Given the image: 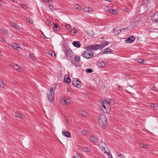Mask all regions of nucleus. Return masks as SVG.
I'll return each instance as SVG.
<instances>
[{
  "label": "nucleus",
  "instance_id": "f257e3e1",
  "mask_svg": "<svg viewBox=\"0 0 158 158\" xmlns=\"http://www.w3.org/2000/svg\"><path fill=\"white\" fill-rule=\"evenodd\" d=\"M56 85L53 84L51 85L49 92L47 93L48 98L51 102H53L55 97L54 91L56 90Z\"/></svg>",
  "mask_w": 158,
  "mask_h": 158
},
{
  "label": "nucleus",
  "instance_id": "f03ea898",
  "mask_svg": "<svg viewBox=\"0 0 158 158\" xmlns=\"http://www.w3.org/2000/svg\"><path fill=\"white\" fill-rule=\"evenodd\" d=\"M66 56L67 59L70 61L71 63L76 65V62H74V55H73V53L70 49H67L66 52Z\"/></svg>",
  "mask_w": 158,
  "mask_h": 158
},
{
  "label": "nucleus",
  "instance_id": "7ed1b4c3",
  "mask_svg": "<svg viewBox=\"0 0 158 158\" xmlns=\"http://www.w3.org/2000/svg\"><path fill=\"white\" fill-rule=\"evenodd\" d=\"M98 123L102 127H104L106 125L107 123V119L105 114H103L100 116L98 120Z\"/></svg>",
  "mask_w": 158,
  "mask_h": 158
},
{
  "label": "nucleus",
  "instance_id": "20e7f679",
  "mask_svg": "<svg viewBox=\"0 0 158 158\" xmlns=\"http://www.w3.org/2000/svg\"><path fill=\"white\" fill-rule=\"evenodd\" d=\"M94 55L93 52L90 51L89 50H86L81 55L84 58L89 59L92 57Z\"/></svg>",
  "mask_w": 158,
  "mask_h": 158
},
{
  "label": "nucleus",
  "instance_id": "39448f33",
  "mask_svg": "<svg viewBox=\"0 0 158 158\" xmlns=\"http://www.w3.org/2000/svg\"><path fill=\"white\" fill-rule=\"evenodd\" d=\"M101 49V47L100 44H95L91 45H88L86 47L85 49L86 50H89V51L97 50L99 49Z\"/></svg>",
  "mask_w": 158,
  "mask_h": 158
},
{
  "label": "nucleus",
  "instance_id": "423d86ee",
  "mask_svg": "<svg viewBox=\"0 0 158 158\" xmlns=\"http://www.w3.org/2000/svg\"><path fill=\"white\" fill-rule=\"evenodd\" d=\"M98 146L101 150L104 153L106 152V148H108L106 147V145L105 143L103 142H101L98 144Z\"/></svg>",
  "mask_w": 158,
  "mask_h": 158
},
{
  "label": "nucleus",
  "instance_id": "0eeeda50",
  "mask_svg": "<svg viewBox=\"0 0 158 158\" xmlns=\"http://www.w3.org/2000/svg\"><path fill=\"white\" fill-rule=\"evenodd\" d=\"M72 83L74 86L77 88H79L81 86L80 81L77 78L74 79Z\"/></svg>",
  "mask_w": 158,
  "mask_h": 158
},
{
  "label": "nucleus",
  "instance_id": "6e6552de",
  "mask_svg": "<svg viewBox=\"0 0 158 158\" xmlns=\"http://www.w3.org/2000/svg\"><path fill=\"white\" fill-rule=\"evenodd\" d=\"M12 46L14 49H16L18 51H20L21 50V47L19 46V44L15 43H13Z\"/></svg>",
  "mask_w": 158,
  "mask_h": 158
},
{
  "label": "nucleus",
  "instance_id": "1a4fd4ad",
  "mask_svg": "<svg viewBox=\"0 0 158 158\" xmlns=\"http://www.w3.org/2000/svg\"><path fill=\"white\" fill-rule=\"evenodd\" d=\"M152 21L155 23H158V12L155 13L152 16Z\"/></svg>",
  "mask_w": 158,
  "mask_h": 158
},
{
  "label": "nucleus",
  "instance_id": "9d476101",
  "mask_svg": "<svg viewBox=\"0 0 158 158\" xmlns=\"http://www.w3.org/2000/svg\"><path fill=\"white\" fill-rule=\"evenodd\" d=\"M135 39V38L133 36H131L129 38H127L125 40V42L127 43H132Z\"/></svg>",
  "mask_w": 158,
  "mask_h": 158
},
{
  "label": "nucleus",
  "instance_id": "9b49d317",
  "mask_svg": "<svg viewBox=\"0 0 158 158\" xmlns=\"http://www.w3.org/2000/svg\"><path fill=\"white\" fill-rule=\"evenodd\" d=\"M10 27L15 29H19V26L14 22L10 21Z\"/></svg>",
  "mask_w": 158,
  "mask_h": 158
},
{
  "label": "nucleus",
  "instance_id": "f8f14e48",
  "mask_svg": "<svg viewBox=\"0 0 158 158\" xmlns=\"http://www.w3.org/2000/svg\"><path fill=\"white\" fill-rule=\"evenodd\" d=\"M91 141L94 143H98L99 141V139L97 137L93 136H91L90 138Z\"/></svg>",
  "mask_w": 158,
  "mask_h": 158
},
{
  "label": "nucleus",
  "instance_id": "ddd939ff",
  "mask_svg": "<svg viewBox=\"0 0 158 158\" xmlns=\"http://www.w3.org/2000/svg\"><path fill=\"white\" fill-rule=\"evenodd\" d=\"M62 134L63 135L67 137H71V134L68 131H63Z\"/></svg>",
  "mask_w": 158,
  "mask_h": 158
},
{
  "label": "nucleus",
  "instance_id": "4468645a",
  "mask_svg": "<svg viewBox=\"0 0 158 158\" xmlns=\"http://www.w3.org/2000/svg\"><path fill=\"white\" fill-rule=\"evenodd\" d=\"M106 152L104 153L108 155V158H112V156L111 154H110V151L108 149V148H106Z\"/></svg>",
  "mask_w": 158,
  "mask_h": 158
},
{
  "label": "nucleus",
  "instance_id": "2eb2a0df",
  "mask_svg": "<svg viewBox=\"0 0 158 158\" xmlns=\"http://www.w3.org/2000/svg\"><path fill=\"white\" fill-rule=\"evenodd\" d=\"M73 45L74 46L77 48H79L81 46V44L79 41L73 42Z\"/></svg>",
  "mask_w": 158,
  "mask_h": 158
},
{
  "label": "nucleus",
  "instance_id": "dca6fc26",
  "mask_svg": "<svg viewBox=\"0 0 158 158\" xmlns=\"http://www.w3.org/2000/svg\"><path fill=\"white\" fill-rule=\"evenodd\" d=\"M15 116L16 117H18L22 119H23L24 118V116H23L22 114H21L18 112H16L15 113Z\"/></svg>",
  "mask_w": 158,
  "mask_h": 158
},
{
  "label": "nucleus",
  "instance_id": "f3484780",
  "mask_svg": "<svg viewBox=\"0 0 158 158\" xmlns=\"http://www.w3.org/2000/svg\"><path fill=\"white\" fill-rule=\"evenodd\" d=\"M101 47V50L103 48L109 44L108 42L106 41H105L103 44H100Z\"/></svg>",
  "mask_w": 158,
  "mask_h": 158
},
{
  "label": "nucleus",
  "instance_id": "a211bd4d",
  "mask_svg": "<svg viewBox=\"0 0 158 158\" xmlns=\"http://www.w3.org/2000/svg\"><path fill=\"white\" fill-rule=\"evenodd\" d=\"M84 10L86 12H90L92 11V9L90 7H86L84 8Z\"/></svg>",
  "mask_w": 158,
  "mask_h": 158
},
{
  "label": "nucleus",
  "instance_id": "6ab92c4d",
  "mask_svg": "<svg viewBox=\"0 0 158 158\" xmlns=\"http://www.w3.org/2000/svg\"><path fill=\"white\" fill-rule=\"evenodd\" d=\"M68 77H65L64 78V81L67 83H69L70 82L71 80L69 77L68 76Z\"/></svg>",
  "mask_w": 158,
  "mask_h": 158
},
{
  "label": "nucleus",
  "instance_id": "aec40b11",
  "mask_svg": "<svg viewBox=\"0 0 158 158\" xmlns=\"http://www.w3.org/2000/svg\"><path fill=\"white\" fill-rule=\"evenodd\" d=\"M0 86L2 88H3L5 89L7 86L4 83V82L1 81H0Z\"/></svg>",
  "mask_w": 158,
  "mask_h": 158
},
{
  "label": "nucleus",
  "instance_id": "412c9836",
  "mask_svg": "<svg viewBox=\"0 0 158 158\" xmlns=\"http://www.w3.org/2000/svg\"><path fill=\"white\" fill-rule=\"evenodd\" d=\"M70 101V99H63V104L64 105H67L68 103H69Z\"/></svg>",
  "mask_w": 158,
  "mask_h": 158
},
{
  "label": "nucleus",
  "instance_id": "4be33fe9",
  "mask_svg": "<svg viewBox=\"0 0 158 158\" xmlns=\"http://www.w3.org/2000/svg\"><path fill=\"white\" fill-rule=\"evenodd\" d=\"M98 65L101 67H103L105 66V64L103 61H101L99 62Z\"/></svg>",
  "mask_w": 158,
  "mask_h": 158
},
{
  "label": "nucleus",
  "instance_id": "5701e85b",
  "mask_svg": "<svg viewBox=\"0 0 158 158\" xmlns=\"http://www.w3.org/2000/svg\"><path fill=\"white\" fill-rule=\"evenodd\" d=\"M29 57L31 59L34 60H35V58L33 54H29Z\"/></svg>",
  "mask_w": 158,
  "mask_h": 158
},
{
  "label": "nucleus",
  "instance_id": "b1692460",
  "mask_svg": "<svg viewBox=\"0 0 158 158\" xmlns=\"http://www.w3.org/2000/svg\"><path fill=\"white\" fill-rule=\"evenodd\" d=\"M71 31L72 35H74L77 33L76 29L74 28L71 30Z\"/></svg>",
  "mask_w": 158,
  "mask_h": 158
},
{
  "label": "nucleus",
  "instance_id": "393cba45",
  "mask_svg": "<svg viewBox=\"0 0 158 158\" xmlns=\"http://www.w3.org/2000/svg\"><path fill=\"white\" fill-rule=\"evenodd\" d=\"M13 67L17 71H19L20 69V66L17 64L14 65Z\"/></svg>",
  "mask_w": 158,
  "mask_h": 158
},
{
  "label": "nucleus",
  "instance_id": "a878e982",
  "mask_svg": "<svg viewBox=\"0 0 158 158\" xmlns=\"http://www.w3.org/2000/svg\"><path fill=\"white\" fill-rule=\"evenodd\" d=\"M81 114L83 116L85 117H86L88 116L87 113L85 111H82L81 112Z\"/></svg>",
  "mask_w": 158,
  "mask_h": 158
},
{
  "label": "nucleus",
  "instance_id": "bb28decb",
  "mask_svg": "<svg viewBox=\"0 0 158 158\" xmlns=\"http://www.w3.org/2000/svg\"><path fill=\"white\" fill-rule=\"evenodd\" d=\"M116 9L113 10L110 9L109 10V12L112 14H115L116 13Z\"/></svg>",
  "mask_w": 158,
  "mask_h": 158
},
{
  "label": "nucleus",
  "instance_id": "cd10ccee",
  "mask_svg": "<svg viewBox=\"0 0 158 158\" xmlns=\"http://www.w3.org/2000/svg\"><path fill=\"white\" fill-rule=\"evenodd\" d=\"M48 6V7L49 8V9L51 10L52 11H53L55 10V9L54 8V6L52 5H47Z\"/></svg>",
  "mask_w": 158,
  "mask_h": 158
},
{
  "label": "nucleus",
  "instance_id": "c85d7f7f",
  "mask_svg": "<svg viewBox=\"0 0 158 158\" xmlns=\"http://www.w3.org/2000/svg\"><path fill=\"white\" fill-rule=\"evenodd\" d=\"M83 149L85 151L87 152H90L91 151L90 149L89 148L86 147H84L83 148Z\"/></svg>",
  "mask_w": 158,
  "mask_h": 158
},
{
  "label": "nucleus",
  "instance_id": "c756f323",
  "mask_svg": "<svg viewBox=\"0 0 158 158\" xmlns=\"http://www.w3.org/2000/svg\"><path fill=\"white\" fill-rule=\"evenodd\" d=\"M74 61L77 62L80 59V57L79 56H76L75 57L74 56Z\"/></svg>",
  "mask_w": 158,
  "mask_h": 158
},
{
  "label": "nucleus",
  "instance_id": "7c9ffc66",
  "mask_svg": "<svg viewBox=\"0 0 158 158\" xmlns=\"http://www.w3.org/2000/svg\"><path fill=\"white\" fill-rule=\"evenodd\" d=\"M85 72L88 73H91L93 72V70L91 69H87L85 70Z\"/></svg>",
  "mask_w": 158,
  "mask_h": 158
},
{
  "label": "nucleus",
  "instance_id": "2f4dec72",
  "mask_svg": "<svg viewBox=\"0 0 158 158\" xmlns=\"http://www.w3.org/2000/svg\"><path fill=\"white\" fill-rule=\"evenodd\" d=\"M45 24L47 26H49L51 25L50 21L48 19L46 21Z\"/></svg>",
  "mask_w": 158,
  "mask_h": 158
},
{
  "label": "nucleus",
  "instance_id": "473e14b6",
  "mask_svg": "<svg viewBox=\"0 0 158 158\" xmlns=\"http://www.w3.org/2000/svg\"><path fill=\"white\" fill-rule=\"evenodd\" d=\"M19 6L24 9H25L27 8L26 6L25 5V4H19Z\"/></svg>",
  "mask_w": 158,
  "mask_h": 158
},
{
  "label": "nucleus",
  "instance_id": "72a5a7b5",
  "mask_svg": "<svg viewBox=\"0 0 158 158\" xmlns=\"http://www.w3.org/2000/svg\"><path fill=\"white\" fill-rule=\"evenodd\" d=\"M144 59H139L138 60V62L144 64Z\"/></svg>",
  "mask_w": 158,
  "mask_h": 158
},
{
  "label": "nucleus",
  "instance_id": "f704fd0d",
  "mask_svg": "<svg viewBox=\"0 0 158 158\" xmlns=\"http://www.w3.org/2000/svg\"><path fill=\"white\" fill-rule=\"evenodd\" d=\"M75 8L77 9H78V10L81 9V7L79 5L77 4L75 6Z\"/></svg>",
  "mask_w": 158,
  "mask_h": 158
},
{
  "label": "nucleus",
  "instance_id": "c9c22d12",
  "mask_svg": "<svg viewBox=\"0 0 158 158\" xmlns=\"http://www.w3.org/2000/svg\"><path fill=\"white\" fill-rule=\"evenodd\" d=\"M27 20L30 23H33L32 20L31 19H30V18H27Z\"/></svg>",
  "mask_w": 158,
  "mask_h": 158
},
{
  "label": "nucleus",
  "instance_id": "e433bc0d",
  "mask_svg": "<svg viewBox=\"0 0 158 158\" xmlns=\"http://www.w3.org/2000/svg\"><path fill=\"white\" fill-rule=\"evenodd\" d=\"M113 100L111 99H108V104H111L112 103H114Z\"/></svg>",
  "mask_w": 158,
  "mask_h": 158
},
{
  "label": "nucleus",
  "instance_id": "4c0bfd02",
  "mask_svg": "<svg viewBox=\"0 0 158 158\" xmlns=\"http://www.w3.org/2000/svg\"><path fill=\"white\" fill-rule=\"evenodd\" d=\"M0 31L2 32L4 34H7V31L6 30H5L4 29H0Z\"/></svg>",
  "mask_w": 158,
  "mask_h": 158
},
{
  "label": "nucleus",
  "instance_id": "58836bf2",
  "mask_svg": "<svg viewBox=\"0 0 158 158\" xmlns=\"http://www.w3.org/2000/svg\"><path fill=\"white\" fill-rule=\"evenodd\" d=\"M81 156L79 154H77L76 155L74 156V158H81Z\"/></svg>",
  "mask_w": 158,
  "mask_h": 158
},
{
  "label": "nucleus",
  "instance_id": "ea45409f",
  "mask_svg": "<svg viewBox=\"0 0 158 158\" xmlns=\"http://www.w3.org/2000/svg\"><path fill=\"white\" fill-rule=\"evenodd\" d=\"M53 24L54 26V28H58V25L56 23H53Z\"/></svg>",
  "mask_w": 158,
  "mask_h": 158
},
{
  "label": "nucleus",
  "instance_id": "a19ab883",
  "mask_svg": "<svg viewBox=\"0 0 158 158\" xmlns=\"http://www.w3.org/2000/svg\"><path fill=\"white\" fill-rule=\"evenodd\" d=\"M118 156H119L121 158H124V156L123 155H122V154L120 153H118Z\"/></svg>",
  "mask_w": 158,
  "mask_h": 158
},
{
  "label": "nucleus",
  "instance_id": "79ce46f5",
  "mask_svg": "<svg viewBox=\"0 0 158 158\" xmlns=\"http://www.w3.org/2000/svg\"><path fill=\"white\" fill-rule=\"evenodd\" d=\"M107 51H105L104 52V53L106 54H108V52H110V49H106Z\"/></svg>",
  "mask_w": 158,
  "mask_h": 158
},
{
  "label": "nucleus",
  "instance_id": "37998d69",
  "mask_svg": "<svg viewBox=\"0 0 158 158\" xmlns=\"http://www.w3.org/2000/svg\"><path fill=\"white\" fill-rule=\"evenodd\" d=\"M104 10L106 11H109V10H110V9H109V8L108 6H106V7H105L104 8Z\"/></svg>",
  "mask_w": 158,
  "mask_h": 158
},
{
  "label": "nucleus",
  "instance_id": "c03bdc74",
  "mask_svg": "<svg viewBox=\"0 0 158 158\" xmlns=\"http://www.w3.org/2000/svg\"><path fill=\"white\" fill-rule=\"evenodd\" d=\"M44 1L45 2H47L49 3H51L50 2H52V0H44Z\"/></svg>",
  "mask_w": 158,
  "mask_h": 158
},
{
  "label": "nucleus",
  "instance_id": "a18cd8bd",
  "mask_svg": "<svg viewBox=\"0 0 158 158\" xmlns=\"http://www.w3.org/2000/svg\"><path fill=\"white\" fill-rule=\"evenodd\" d=\"M156 104H152L151 105V107L152 108H155V107Z\"/></svg>",
  "mask_w": 158,
  "mask_h": 158
},
{
  "label": "nucleus",
  "instance_id": "49530a36",
  "mask_svg": "<svg viewBox=\"0 0 158 158\" xmlns=\"http://www.w3.org/2000/svg\"><path fill=\"white\" fill-rule=\"evenodd\" d=\"M143 148L145 149L148 148V145L147 144H144Z\"/></svg>",
  "mask_w": 158,
  "mask_h": 158
},
{
  "label": "nucleus",
  "instance_id": "de8ad7c7",
  "mask_svg": "<svg viewBox=\"0 0 158 158\" xmlns=\"http://www.w3.org/2000/svg\"><path fill=\"white\" fill-rule=\"evenodd\" d=\"M108 100H106V99H104V102H104V104H105L106 103L108 104Z\"/></svg>",
  "mask_w": 158,
  "mask_h": 158
},
{
  "label": "nucleus",
  "instance_id": "09e8293b",
  "mask_svg": "<svg viewBox=\"0 0 158 158\" xmlns=\"http://www.w3.org/2000/svg\"><path fill=\"white\" fill-rule=\"evenodd\" d=\"M0 41L1 42H3L5 41V40L3 38L1 37L0 38Z\"/></svg>",
  "mask_w": 158,
  "mask_h": 158
},
{
  "label": "nucleus",
  "instance_id": "8fccbe9b",
  "mask_svg": "<svg viewBox=\"0 0 158 158\" xmlns=\"http://www.w3.org/2000/svg\"><path fill=\"white\" fill-rule=\"evenodd\" d=\"M102 106H103V107L104 108V109H106V107L105 105V104H104V102H102Z\"/></svg>",
  "mask_w": 158,
  "mask_h": 158
},
{
  "label": "nucleus",
  "instance_id": "3c124183",
  "mask_svg": "<svg viewBox=\"0 0 158 158\" xmlns=\"http://www.w3.org/2000/svg\"><path fill=\"white\" fill-rule=\"evenodd\" d=\"M130 77V76L128 75H126L125 76V78H129Z\"/></svg>",
  "mask_w": 158,
  "mask_h": 158
},
{
  "label": "nucleus",
  "instance_id": "603ef678",
  "mask_svg": "<svg viewBox=\"0 0 158 158\" xmlns=\"http://www.w3.org/2000/svg\"><path fill=\"white\" fill-rule=\"evenodd\" d=\"M66 27L67 29H69L70 28V25L69 24L66 25Z\"/></svg>",
  "mask_w": 158,
  "mask_h": 158
},
{
  "label": "nucleus",
  "instance_id": "864d4df0",
  "mask_svg": "<svg viewBox=\"0 0 158 158\" xmlns=\"http://www.w3.org/2000/svg\"><path fill=\"white\" fill-rule=\"evenodd\" d=\"M144 144H143V143H140L139 144V146L141 147V148H143V146H144Z\"/></svg>",
  "mask_w": 158,
  "mask_h": 158
},
{
  "label": "nucleus",
  "instance_id": "5fc2aeb1",
  "mask_svg": "<svg viewBox=\"0 0 158 158\" xmlns=\"http://www.w3.org/2000/svg\"><path fill=\"white\" fill-rule=\"evenodd\" d=\"M6 46L8 47V48H9L10 47V45L8 44V43H6Z\"/></svg>",
  "mask_w": 158,
  "mask_h": 158
},
{
  "label": "nucleus",
  "instance_id": "6e6d98bb",
  "mask_svg": "<svg viewBox=\"0 0 158 158\" xmlns=\"http://www.w3.org/2000/svg\"><path fill=\"white\" fill-rule=\"evenodd\" d=\"M117 89L118 90L120 91L121 90V88L119 86H118Z\"/></svg>",
  "mask_w": 158,
  "mask_h": 158
},
{
  "label": "nucleus",
  "instance_id": "4d7b16f0",
  "mask_svg": "<svg viewBox=\"0 0 158 158\" xmlns=\"http://www.w3.org/2000/svg\"><path fill=\"white\" fill-rule=\"evenodd\" d=\"M156 88V87H152L151 88V89L152 90H155Z\"/></svg>",
  "mask_w": 158,
  "mask_h": 158
},
{
  "label": "nucleus",
  "instance_id": "13d9d810",
  "mask_svg": "<svg viewBox=\"0 0 158 158\" xmlns=\"http://www.w3.org/2000/svg\"><path fill=\"white\" fill-rule=\"evenodd\" d=\"M124 10L125 12H127L128 11V9L127 8H125L124 9Z\"/></svg>",
  "mask_w": 158,
  "mask_h": 158
},
{
  "label": "nucleus",
  "instance_id": "bf43d9fd",
  "mask_svg": "<svg viewBox=\"0 0 158 158\" xmlns=\"http://www.w3.org/2000/svg\"><path fill=\"white\" fill-rule=\"evenodd\" d=\"M52 53H53V55H54V56H56V54H55V53L54 52H52Z\"/></svg>",
  "mask_w": 158,
  "mask_h": 158
},
{
  "label": "nucleus",
  "instance_id": "052dcab7",
  "mask_svg": "<svg viewBox=\"0 0 158 158\" xmlns=\"http://www.w3.org/2000/svg\"><path fill=\"white\" fill-rule=\"evenodd\" d=\"M0 1L2 2H5L4 0H0Z\"/></svg>",
  "mask_w": 158,
  "mask_h": 158
},
{
  "label": "nucleus",
  "instance_id": "680f3d73",
  "mask_svg": "<svg viewBox=\"0 0 158 158\" xmlns=\"http://www.w3.org/2000/svg\"><path fill=\"white\" fill-rule=\"evenodd\" d=\"M44 38H47V39H48V38H47V37H46V36H45V35H44Z\"/></svg>",
  "mask_w": 158,
  "mask_h": 158
},
{
  "label": "nucleus",
  "instance_id": "e2e57ef3",
  "mask_svg": "<svg viewBox=\"0 0 158 158\" xmlns=\"http://www.w3.org/2000/svg\"><path fill=\"white\" fill-rule=\"evenodd\" d=\"M83 131H84V132H85V131H85H85H82V133H83Z\"/></svg>",
  "mask_w": 158,
  "mask_h": 158
},
{
  "label": "nucleus",
  "instance_id": "0e129e2a",
  "mask_svg": "<svg viewBox=\"0 0 158 158\" xmlns=\"http://www.w3.org/2000/svg\"><path fill=\"white\" fill-rule=\"evenodd\" d=\"M2 6V4L0 3V7H1Z\"/></svg>",
  "mask_w": 158,
  "mask_h": 158
},
{
  "label": "nucleus",
  "instance_id": "69168bd1",
  "mask_svg": "<svg viewBox=\"0 0 158 158\" xmlns=\"http://www.w3.org/2000/svg\"><path fill=\"white\" fill-rule=\"evenodd\" d=\"M53 53L52 54V53H51V55H52V56H53Z\"/></svg>",
  "mask_w": 158,
  "mask_h": 158
},
{
  "label": "nucleus",
  "instance_id": "338daca9",
  "mask_svg": "<svg viewBox=\"0 0 158 158\" xmlns=\"http://www.w3.org/2000/svg\"><path fill=\"white\" fill-rule=\"evenodd\" d=\"M116 30V29H113V31H114V30Z\"/></svg>",
  "mask_w": 158,
  "mask_h": 158
}]
</instances>
